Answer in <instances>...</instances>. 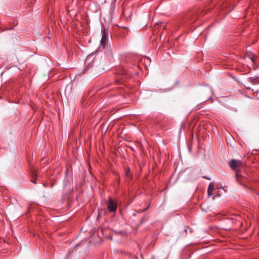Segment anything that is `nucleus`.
<instances>
[{"instance_id": "1", "label": "nucleus", "mask_w": 259, "mask_h": 259, "mask_svg": "<svg viewBox=\"0 0 259 259\" xmlns=\"http://www.w3.org/2000/svg\"><path fill=\"white\" fill-rule=\"evenodd\" d=\"M108 210L110 212H115L117 208L118 203L116 200L109 197L107 202Z\"/></svg>"}, {"instance_id": "2", "label": "nucleus", "mask_w": 259, "mask_h": 259, "mask_svg": "<svg viewBox=\"0 0 259 259\" xmlns=\"http://www.w3.org/2000/svg\"><path fill=\"white\" fill-rule=\"evenodd\" d=\"M230 166L233 169H236L240 166L242 165V162L240 160L232 159L229 162Z\"/></svg>"}, {"instance_id": "3", "label": "nucleus", "mask_w": 259, "mask_h": 259, "mask_svg": "<svg viewBox=\"0 0 259 259\" xmlns=\"http://www.w3.org/2000/svg\"><path fill=\"white\" fill-rule=\"evenodd\" d=\"M236 178L237 182L240 183L242 185H244V184L246 182V178L245 177H243L241 175H240L239 171H236Z\"/></svg>"}, {"instance_id": "4", "label": "nucleus", "mask_w": 259, "mask_h": 259, "mask_svg": "<svg viewBox=\"0 0 259 259\" xmlns=\"http://www.w3.org/2000/svg\"><path fill=\"white\" fill-rule=\"evenodd\" d=\"M108 34L104 29L102 31V38L101 40V44L103 48H105L107 42Z\"/></svg>"}, {"instance_id": "5", "label": "nucleus", "mask_w": 259, "mask_h": 259, "mask_svg": "<svg viewBox=\"0 0 259 259\" xmlns=\"http://www.w3.org/2000/svg\"><path fill=\"white\" fill-rule=\"evenodd\" d=\"M214 189V184L213 183H211L209 184L208 187V192H213Z\"/></svg>"}, {"instance_id": "6", "label": "nucleus", "mask_w": 259, "mask_h": 259, "mask_svg": "<svg viewBox=\"0 0 259 259\" xmlns=\"http://www.w3.org/2000/svg\"><path fill=\"white\" fill-rule=\"evenodd\" d=\"M125 175L127 177H130V169L129 168L125 169Z\"/></svg>"}, {"instance_id": "7", "label": "nucleus", "mask_w": 259, "mask_h": 259, "mask_svg": "<svg viewBox=\"0 0 259 259\" xmlns=\"http://www.w3.org/2000/svg\"><path fill=\"white\" fill-rule=\"evenodd\" d=\"M207 193H208V197H210L211 195H212V192H208L207 191Z\"/></svg>"}, {"instance_id": "8", "label": "nucleus", "mask_w": 259, "mask_h": 259, "mask_svg": "<svg viewBox=\"0 0 259 259\" xmlns=\"http://www.w3.org/2000/svg\"><path fill=\"white\" fill-rule=\"evenodd\" d=\"M32 182L34 183V184H36V180L35 179H34L32 180Z\"/></svg>"}, {"instance_id": "9", "label": "nucleus", "mask_w": 259, "mask_h": 259, "mask_svg": "<svg viewBox=\"0 0 259 259\" xmlns=\"http://www.w3.org/2000/svg\"><path fill=\"white\" fill-rule=\"evenodd\" d=\"M33 177H35L36 176V175H35V174H34V173H33Z\"/></svg>"}]
</instances>
